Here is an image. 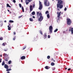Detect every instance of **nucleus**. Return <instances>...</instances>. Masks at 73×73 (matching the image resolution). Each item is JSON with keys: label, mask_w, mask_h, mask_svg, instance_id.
I'll return each mask as SVG.
<instances>
[{"label": "nucleus", "mask_w": 73, "mask_h": 73, "mask_svg": "<svg viewBox=\"0 0 73 73\" xmlns=\"http://www.w3.org/2000/svg\"><path fill=\"white\" fill-rule=\"evenodd\" d=\"M21 3H23V0H21Z\"/></svg>", "instance_id": "56"}, {"label": "nucleus", "mask_w": 73, "mask_h": 73, "mask_svg": "<svg viewBox=\"0 0 73 73\" xmlns=\"http://www.w3.org/2000/svg\"><path fill=\"white\" fill-rule=\"evenodd\" d=\"M19 5L20 8H21V7H22V5H21V4H19Z\"/></svg>", "instance_id": "35"}, {"label": "nucleus", "mask_w": 73, "mask_h": 73, "mask_svg": "<svg viewBox=\"0 0 73 73\" xmlns=\"http://www.w3.org/2000/svg\"><path fill=\"white\" fill-rule=\"evenodd\" d=\"M22 9L23 12H24V7H22Z\"/></svg>", "instance_id": "24"}, {"label": "nucleus", "mask_w": 73, "mask_h": 73, "mask_svg": "<svg viewBox=\"0 0 73 73\" xmlns=\"http://www.w3.org/2000/svg\"><path fill=\"white\" fill-rule=\"evenodd\" d=\"M4 67L6 69H8L9 68L8 66L7 65V64H5Z\"/></svg>", "instance_id": "9"}, {"label": "nucleus", "mask_w": 73, "mask_h": 73, "mask_svg": "<svg viewBox=\"0 0 73 73\" xmlns=\"http://www.w3.org/2000/svg\"><path fill=\"white\" fill-rule=\"evenodd\" d=\"M51 60L54 62H55V60H53V58H52V59H51Z\"/></svg>", "instance_id": "28"}, {"label": "nucleus", "mask_w": 73, "mask_h": 73, "mask_svg": "<svg viewBox=\"0 0 73 73\" xmlns=\"http://www.w3.org/2000/svg\"><path fill=\"white\" fill-rule=\"evenodd\" d=\"M10 25H11V24L10 23H9V25H8V26H10Z\"/></svg>", "instance_id": "54"}, {"label": "nucleus", "mask_w": 73, "mask_h": 73, "mask_svg": "<svg viewBox=\"0 0 73 73\" xmlns=\"http://www.w3.org/2000/svg\"><path fill=\"white\" fill-rule=\"evenodd\" d=\"M1 57H2V55L1 54L0 55Z\"/></svg>", "instance_id": "55"}, {"label": "nucleus", "mask_w": 73, "mask_h": 73, "mask_svg": "<svg viewBox=\"0 0 73 73\" xmlns=\"http://www.w3.org/2000/svg\"><path fill=\"white\" fill-rule=\"evenodd\" d=\"M22 16H22V15H21V16H19V18H21V17H22Z\"/></svg>", "instance_id": "49"}, {"label": "nucleus", "mask_w": 73, "mask_h": 73, "mask_svg": "<svg viewBox=\"0 0 73 73\" xmlns=\"http://www.w3.org/2000/svg\"><path fill=\"white\" fill-rule=\"evenodd\" d=\"M2 45L3 46H5V44L4 43H3V44H2Z\"/></svg>", "instance_id": "44"}, {"label": "nucleus", "mask_w": 73, "mask_h": 73, "mask_svg": "<svg viewBox=\"0 0 73 73\" xmlns=\"http://www.w3.org/2000/svg\"><path fill=\"white\" fill-rule=\"evenodd\" d=\"M33 18H34V19H35V17L34 16H33Z\"/></svg>", "instance_id": "53"}, {"label": "nucleus", "mask_w": 73, "mask_h": 73, "mask_svg": "<svg viewBox=\"0 0 73 73\" xmlns=\"http://www.w3.org/2000/svg\"><path fill=\"white\" fill-rule=\"evenodd\" d=\"M39 7L38 8V9H39V10H41L42 9V5L41 2H40V1H39Z\"/></svg>", "instance_id": "4"}, {"label": "nucleus", "mask_w": 73, "mask_h": 73, "mask_svg": "<svg viewBox=\"0 0 73 73\" xmlns=\"http://www.w3.org/2000/svg\"><path fill=\"white\" fill-rule=\"evenodd\" d=\"M48 38H50V35H48Z\"/></svg>", "instance_id": "43"}, {"label": "nucleus", "mask_w": 73, "mask_h": 73, "mask_svg": "<svg viewBox=\"0 0 73 73\" xmlns=\"http://www.w3.org/2000/svg\"><path fill=\"white\" fill-rule=\"evenodd\" d=\"M71 70V68H68V70Z\"/></svg>", "instance_id": "50"}, {"label": "nucleus", "mask_w": 73, "mask_h": 73, "mask_svg": "<svg viewBox=\"0 0 73 73\" xmlns=\"http://www.w3.org/2000/svg\"><path fill=\"white\" fill-rule=\"evenodd\" d=\"M4 50L5 51H7V50H8V49L7 48L5 49Z\"/></svg>", "instance_id": "37"}, {"label": "nucleus", "mask_w": 73, "mask_h": 73, "mask_svg": "<svg viewBox=\"0 0 73 73\" xmlns=\"http://www.w3.org/2000/svg\"><path fill=\"white\" fill-rule=\"evenodd\" d=\"M3 25V23H1V24H0V27H2Z\"/></svg>", "instance_id": "40"}, {"label": "nucleus", "mask_w": 73, "mask_h": 73, "mask_svg": "<svg viewBox=\"0 0 73 73\" xmlns=\"http://www.w3.org/2000/svg\"><path fill=\"white\" fill-rule=\"evenodd\" d=\"M56 1H58L57 4V10L59 11L60 9L58 8H59L60 9H61L63 7V5H62L63 4V1L62 0H56Z\"/></svg>", "instance_id": "1"}, {"label": "nucleus", "mask_w": 73, "mask_h": 73, "mask_svg": "<svg viewBox=\"0 0 73 73\" xmlns=\"http://www.w3.org/2000/svg\"><path fill=\"white\" fill-rule=\"evenodd\" d=\"M49 33H50V34L52 33V30H53V27L52 26H50L49 27Z\"/></svg>", "instance_id": "5"}, {"label": "nucleus", "mask_w": 73, "mask_h": 73, "mask_svg": "<svg viewBox=\"0 0 73 73\" xmlns=\"http://www.w3.org/2000/svg\"><path fill=\"white\" fill-rule=\"evenodd\" d=\"M39 16H42V14H41V13H39Z\"/></svg>", "instance_id": "42"}, {"label": "nucleus", "mask_w": 73, "mask_h": 73, "mask_svg": "<svg viewBox=\"0 0 73 73\" xmlns=\"http://www.w3.org/2000/svg\"><path fill=\"white\" fill-rule=\"evenodd\" d=\"M1 22H2V21H1Z\"/></svg>", "instance_id": "64"}, {"label": "nucleus", "mask_w": 73, "mask_h": 73, "mask_svg": "<svg viewBox=\"0 0 73 73\" xmlns=\"http://www.w3.org/2000/svg\"><path fill=\"white\" fill-rule=\"evenodd\" d=\"M1 60H2V59L1 58L0 59V62H1Z\"/></svg>", "instance_id": "51"}, {"label": "nucleus", "mask_w": 73, "mask_h": 73, "mask_svg": "<svg viewBox=\"0 0 73 73\" xmlns=\"http://www.w3.org/2000/svg\"><path fill=\"white\" fill-rule=\"evenodd\" d=\"M4 65H5V62H4V61H3L2 63V65L3 66Z\"/></svg>", "instance_id": "18"}, {"label": "nucleus", "mask_w": 73, "mask_h": 73, "mask_svg": "<svg viewBox=\"0 0 73 73\" xmlns=\"http://www.w3.org/2000/svg\"><path fill=\"white\" fill-rule=\"evenodd\" d=\"M50 67L48 66H46L45 67V68L46 69H50Z\"/></svg>", "instance_id": "13"}, {"label": "nucleus", "mask_w": 73, "mask_h": 73, "mask_svg": "<svg viewBox=\"0 0 73 73\" xmlns=\"http://www.w3.org/2000/svg\"><path fill=\"white\" fill-rule=\"evenodd\" d=\"M4 22H5V23H6V22H7V21H4Z\"/></svg>", "instance_id": "57"}, {"label": "nucleus", "mask_w": 73, "mask_h": 73, "mask_svg": "<svg viewBox=\"0 0 73 73\" xmlns=\"http://www.w3.org/2000/svg\"><path fill=\"white\" fill-rule=\"evenodd\" d=\"M12 70V69H11V68H9V69H7L6 70V71L7 72H9V71H10V70Z\"/></svg>", "instance_id": "16"}, {"label": "nucleus", "mask_w": 73, "mask_h": 73, "mask_svg": "<svg viewBox=\"0 0 73 73\" xmlns=\"http://www.w3.org/2000/svg\"><path fill=\"white\" fill-rule=\"evenodd\" d=\"M26 47H27V46H25L24 48H23V50H24V49H25Z\"/></svg>", "instance_id": "41"}, {"label": "nucleus", "mask_w": 73, "mask_h": 73, "mask_svg": "<svg viewBox=\"0 0 73 73\" xmlns=\"http://www.w3.org/2000/svg\"><path fill=\"white\" fill-rule=\"evenodd\" d=\"M66 9H67L66 8V7H65V9H64V10L65 11H66Z\"/></svg>", "instance_id": "46"}, {"label": "nucleus", "mask_w": 73, "mask_h": 73, "mask_svg": "<svg viewBox=\"0 0 73 73\" xmlns=\"http://www.w3.org/2000/svg\"><path fill=\"white\" fill-rule=\"evenodd\" d=\"M58 31V29H56L54 31V32H56L57 31Z\"/></svg>", "instance_id": "26"}, {"label": "nucleus", "mask_w": 73, "mask_h": 73, "mask_svg": "<svg viewBox=\"0 0 73 73\" xmlns=\"http://www.w3.org/2000/svg\"><path fill=\"white\" fill-rule=\"evenodd\" d=\"M3 40V37H0V40Z\"/></svg>", "instance_id": "34"}, {"label": "nucleus", "mask_w": 73, "mask_h": 73, "mask_svg": "<svg viewBox=\"0 0 73 73\" xmlns=\"http://www.w3.org/2000/svg\"><path fill=\"white\" fill-rule=\"evenodd\" d=\"M35 4H33V8H35Z\"/></svg>", "instance_id": "47"}, {"label": "nucleus", "mask_w": 73, "mask_h": 73, "mask_svg": "<svg viewBox=\"0 0 73 73\" xmlns=\"http://www.w3.org/2000/svg\"><path fill=\"white\" fill-rule=\"evenodd\" d=\"M40 32V34H41V35H42V31H41V30H40L39 31Z\"/></svg>", "instance_id": "29"}, {"label": "nucleus", "mask_w": 73, "mask_h": 73, "mask_svg": "<svg viewBox=\"0 0 73 73\" xmlns=\"http://www.w3.org/2000/svg\"><path fill=\"white\" fill-rule=\"evenodd\" d=\"M13 2L14 3H16V0H13Z\"/></svg>", "instance_id": "39"}, {"label": "nucleus", "mask_w": 73, "mask_h": 73, "mask_svg": "<svg viewBox=\"0 0 73 73\" xmlns=\"http://www.w3.org/2000/svg\"><path fill=\"white\" fill-rule=\"evenodd\" d=\"M10 13H12V12H10Z\"/></svg>", "instance_id": "63"}, {"label": "nucleus", "mask_w": 73, "mask_h": 73, "mask_svg": "<svg viewBox=\"0 0 73 73\" xmlns=\"http://www.w3.org/2000/svg\"><path fill=\"white\" fill-rule=\"evenodd\" d=\"M27 1H29V2H31V1H32V0H27Z\"/></svg>", "instance_id": "36"}, {"label": "nucleus", "mask_w": 73, "mask_h": 73, "mask_svg": "<svg viewBox=\"0 0 73 73\" xmlns=\"http://www.w3.org/2000/svg\"><path fill=\"white\" fill-rule=\"evenodd\" d=\"M39 14V12H37V15H38Z\"/></svg>", "instance_id": "52"}, {"label": "nucleus", "mask_w": 73, "mask_h": 73, "mask_svg": "<svg viewBox=\"0 0 73 73\" xmlns=\"http://www.w3.org/2000/svg\"><path fill=\"white\" fill-rule=\"evenodd\" d=\"M44 4L45 6L48 7L49 6L50 3H49V2L48 1V0H45L44 1Z\"/></svg>", "instance_id": "2"}, {"label": "nucleus", "mask_w": 73, "mask_h": 73, "mask_svg": "<svg viewBox=\"0 0 73 73\" xmlns=\"http://www.w3.org/2000/svg\"><path fill=\"white\" fill-rule=\"evenodd\" d=\"M7 11H8V12H9V10H8Z\"/></svg>", "instance_id": "60"}, {"label": "nucleus", "mask_w": 73, "mask_h": 73, "mask_svg": "<svg viewBox=\"0 0 73 73\" xmlns=\"http://www.w3.org/2000/svg\"><path fill=\"white\" fill-rule=\"evenodd\" d=\"M67 69V68H65V69L66 70V69Z\"/></svg>", "instance_id": "58"}, {"label": "nucleus", "mask_w": 73, "mask_h": 73, "mask_svg": "<svg viewBox=\"0 0 73 73\" xmlns=\"http://www.w3.org/2000/svg\"><path fill=\"white\" fill-rule=\"evenodd\" d=\"M47 18H48V19H49L50 17V16L49 15V14H48L47 15Z\"/></svg>", "instance_id": "21"}, {"label": "nucleus", "mask_w": 73, "mask_h": 73, "mask_svg": "<svg viewBox=\"0 0 73 73\" xmlns=\"http://www.w3.org/2000/svg\"><path fill=\"white\" fill-rule=\"evenodd\" d=\"M43 19H44L43 17L40 16V18L38 19V21L41 22L43 20Z\"/></svg>", "instance_id": "7"}, {"label": "nucleus", "mask_w": 73, "mask_h": 73, "mask_svg": "<svg viewBox=\"0 0 73 73\" xmlns=\"http://www.w3.org/2000/svg\"><path fill=\"white\" fill-rule=\"evenodd\" d=\"M68 31V30L67 29V30L66 31Z\"/></svg>", "instance_id": "62"}, {"label": "nucleus", "mask_w": 73, "mask_h": 73, "mask_svg": "<svg viewBox=\"0 0 73 73\" xmlns=\"http://www.w3.org/2000/svg\"><path fill=\"white\" fill-rule=\"evenodd\" d=\"M55 64H54L53 62L51 63V65L52 66H54V65Z\"/></svg>", "instance_id": "23"}, {"label": "nucleus", "mask_w": 73, "mask_h": 73, "mask_svg": "<svg viewBox=\"0 0 73 73\" xmlns=\"http://www.w3.org/2000/svg\"><path fill=\"white\" fill-rule=\"evenodd\" d=\"M9 23H13L14 22H13V21L10 20L9 21Z\"/></svg>", "instance_id": "32"}, {"label": "nucleus", "mask_w": 73, "mask_h": 73, "mask_svg": "<svg viewBox=\"0 0 73 73\" xmlns=\"http://www.w3.org/2000/svg\"><path fill=\"white\" fill-rule=\"evenodd\" d=\"M3 56H4L5 57L6 56H8V55H7V54L4 53L3 54Z\"/></svg>", "instance_id": "15"}, {"label": "nucleus", "mask_w": 73, "mask_h": 73, "mask_svg": "<svg viewBox=\"0 0 73 73\" xmlns=\"http://www.w3.org/2000/svg\"><path fill=\"white\" fill-rule=\"evenodd\" d=\"M71 31V29L70 28L69 30V32H70V31Z\"/></svg>", "instance_id": "48"}, {"label": "nucleus", "mask_w": 73, "mask_h": 73, "mask_svg": "<svg viewBox=\"0 0 73 73\" xmlns=\"http://www.w3.org/2000/svg\"><path fill=\"white\" fill-rule=\"evenodd\" d=\"M67 24L68 25H70L71 23H72V21L69 18H68L67 19Z\"/></svg>", "instance_id": "3"}, {"label": "nucleus", "mask_w": 73, "mask_h": 73, "mask_svg": "<svg viewBox=\"0 0 73 73\" xmlns=\"http://www.w3.org/2000/svg\"><path fill=\"white\" fill-rule=\"evenodd\" d=\"M7 7H9V8H11V6H10V5H9V4L8 3L7 4Z\"/></svg>", "instance_id": "17"}, {"label": "nucleus", "mask_w": 73, "mask_h": 73, "mask_svg": "<svg viewBox=\"0 0 73 73\" xmlns=\"http://www.w3.org/2000/svg\"><path fill=\"white\" fill-rule=\"evenodd\" d=\"M8 64H11V61H9L8 62Z\"/></svg>", "instance_id": "33"}, {"label": "nucleus", "mask_w": 73, "mask_h": 73, "mask_svg": "<svg viewBox=\"0 0 73 73\" xmlns=\"http://www.w3.org/2000/svg\"><path fill=\"white\" fill-rule=\"evenodd\" d=\"M7 73H9V72H7Z\"/></svg>", "instance_id": "61"}, {"label": "nucleus", "mask_w": 73, "mask_h": 73, "mask_svg": "<svg viewBox=\"0 0 73 73\" xmlns=\"http://www.w3.org/2000/svg\"><path fill=\"white\" fill-rule=\"evenodd\" d=\"M71 33L72 34L73 33V28H72L71 29Z\"/></svg>", "instance_id": "27"}, {"label": "nucleus", "mask_w": 73, "mask_h": 73, "mask_svg": "<svg viewBox=\"0 0 73 73\" xmlns=\"http://www.w3.org/2000/svg\"><path fill=\"white\" fill-rule=\"evenodd\" d=\"M29 20H30V21H33V19H32V18H30Z\"/></svg>", "instance_id": "25"}, {"label": "nucleus", "mask_w": 73, "mask_h": 73, "mask_svg": "<svg viewBox=\"0 0 73 73\" xmlns=\"http://www.w3.org/2000/svg\"><path fill=\"white\" fill-rule=\"evenodd\" d=\"M61 12H60L59 13L58 12H57V14L58 15L57 16V17L58 18L57 19L58 20H59L60 19V17L61 15Z\"/></svg>", "instance_id": "6"}, {"label": "nucleus", "mask_w": 73, "mask_h": 73, "mask_svg": "<svg viewBox=\"0 0 73 73\" xmlns=\"http://www.w3.org/2000/svg\"><path fill=\"white\" fill-rule=\"evenodd\" d=\"M31 14L32 15H35V11L33 12Z\"/></svg>", "instance_id": "20"}, {"label": "nucleus", "mask_w": 73, "mask_h": 73, "mask_svg": "<svg viewBox=\"0 0 73 73\" xmlns=\"http://www.w3.org/2000/svg\"><path fill=\"white\" fill-rule=\"evenodd\" d=\"M9 59V57H7V58H5V61H8Z\"/></svg>", "instance_id": "10"}, {"label": "nucleus", "mask_w": 73, "mask_h": 73, "mask_svg": "<svg viewBox=\"0 0 73 73\" xmlns=\"http://www.w3.org/2000/svg\"><path fill=\"white\" fill-rule=\"evenodd\" d=\"M21 60H25V56H23L21 57Z\"/></svg>", "instance_id": "12"}, {"label": "nucleus", "mask_w": 73, "mask_h": 73, "mask_svg": "<svg viewBox=\"0 0 73 73\" xmlns=\"http://www.w3.org/2000/svg\"><path fill=\"white\" fill-rule=\"evenodd\" d=\"M27 1H28V0H26L25 2H26V5H28L29 3V2H27Z\"/></svg>", "instance_id": "19"}, {"label": "nucleus", "mask_w": 73, "mask_h": 73, "mask_svg": "<svg viewBox=\"0 0 73 73\" xmlns=\"http://www.w3.org/2000/svg\"><path fill=\"white\" fill-rule=\"evenodd\" d=\"M50 58V56H47V58L48 59H49V58Z\"/></svg>", "instance_id": "30"}, {"label": "nucleus", "mask_w": 73, "mask_h": 73, "mask_svg": "<svg viewBox=\"0 0 73 73\" xmlns=\"http://www.w3.org/2000/svg\"><path fill=\"white\" fill-rule=\"evenodd\" d=\"M7 27L8 28V30L9 31H10L11 30V26H10V27H9V26H8Z\"/></svg>", "instance_id": "14"}, {"label": "nucleus", "mask_w": 73, "mask_h": 73, "mask_svg": "<svg viewBox=\"0 0 73 73\" xmlns=\"http://www.w3.org/2000/svg\"><path fill=\"white\" fill-rule=\"evenodd\" d=\"M13 33L14 34V35H16V32H13Z\"/></svg>", "instance_id": "45"}, {"label": "nucleus", "mask_w": 73, "mask_h": 73, "mask_svg": "<svg viewBox=\"0 0 73 73\" xmlns=\"http://www.w3.org/2000/svg\"><path fill=\"white\" fill-rule=\"evenodd\" d=\"M49 13V11H46L45 13L46 14H47V13Z\"/></svg>", "instance_id": "38"}, {"label": "nucleus", "mask_w": 73, "mask_h": 73, "mask_svg": "<svg viewBox=\"0 0 73 73\" xmlns=\"http://www.w3.org/2000/svg\"><path fill=\"white\" fill-rule=\"evenodd\" d=\"M43 37H44V39H45V38H46V37H47V35H46V34H45L43 35Z\"/></svg>", "instance_id": "11"}, {"label": "nucleus", "mask_w": 73, "mask_h": 73, "mask_svg": "<svg viewBox=\"0 0 73 73\" xmlns=\"http://www.w3.org/2000/svg\"><path fill=\"white\" fill-rule=\"evenodd\" d=\"M16 36H14V37L13 38V40L15 41L16 39Z\"/></svg>", "instance_id": "22"}, {"label": "nucleus", "mask_w": 73, "mask_h": 73, "mask_svg": "<svg viewBox=\"0 0 73 73\" xmlns=\"http://www.w3.org/2000/svg\"><path fill=\"white\" fill-rule=\"evenodd\" d=\"M55 69H56V68L55 67L52 68V69L53 70H55Z\"/></svg>", "instance_id": "31"}, {"label": "nucleus", "mask_w": 73, "mask_h": 73, "mask_svg": "<svg viewBox=\"0 0 73 73\" xmlns=\"http://www.w3.org/2000/svg\"><path fill=\"white\" fill-rule=\"evenodd\" d=\"M33 7H32V5H31L30 6V12H32V11H33Z\"/></svg>", "instance_id": "8"}, {"label": "nucleus", "mask_w": 73, "mask_h": 73, "mask_svg": "<svg viewBox=\"0 0 73 73\" xmlns=\"http://www.w3.org/2000/svg\"><path fill=\"white\" fill-rule=\"evenodd\" d=\"M65 31H64L63 32V33H65Z\"/></svg>", "instance_id": "59"}]
</instances>
